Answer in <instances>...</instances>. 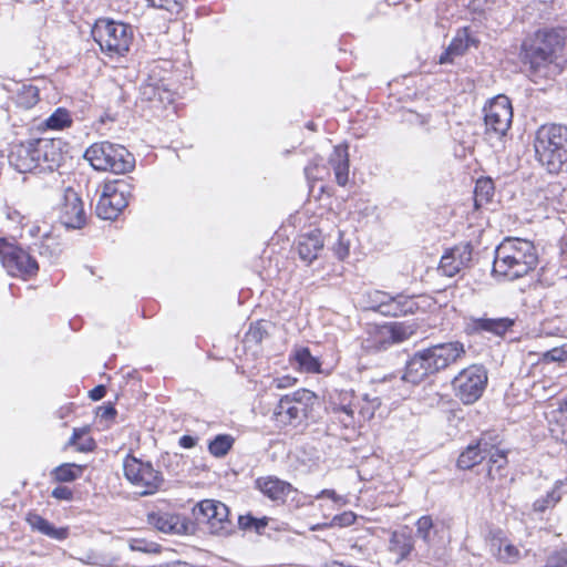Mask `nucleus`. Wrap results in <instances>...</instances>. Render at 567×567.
Instances as JSON below:
<instances>
[{"label": "nucleus", "instance_id": "55", "mask_svg": "<svg viewBox=\"0 0 567 567\" xmlns=\"http://www.w3.org/2000/svg\"><path fill=\"white\" fill-rule=\"evenodd\" d=\"M105 394H106V388L102 384L96 385L94 389H92L90 391V398L93 401H99V400L103 399Z\"/></svg>", "mask_w": 567, "mask_h": 567}, {"label": "nucleus", "instance_id": "19", "mask_svg": "<svg viewBox=\"0 0 567 567\" xmlns=\"http://www.w3.org/2000/svg\"><path fill=\"white\" fill-rule=\"evenodd\" d=\"M322 234L318 229L301 234L298 237L297 250L301 260L310 265L318 258L319 252L323 249Z\"/></svg>", "mask_w": 567, "mask_h": 567}, {"label": "nucleus", "instance_id": "39", "mask_svg": "<svg viewBox=\"0 0 567 567\" xmlns=\"http://www.w3.org/2000/svg\"><path fill=\"white\" fill-rule=\"evenodd\" d=\"M434 526L430 516H422L416 522V536L426 545H431L434 539Z\"/></svg>", "mask_w": 567, "mask_h": 567}, {"label": "nucleus", "instance_id": "20", "mask_svg": "<svg viewBox=\"0 0 567 567\" xmlns=\"http://www.w3.org/2000/svg\"><path fill=\"white\" fill-rule=\"evenodd\" d=\"M141 97L153 104V107H163L171 105L174 102V93L165 87L161 81L150 79L141 85Z\"/></svg>", "mask_w": 567, "mask_h": 567}, {"label": "nucleus", "instance_id": "40", "mask_svg": "<svg viewBox=\"0 0 567 567\" xmlns=\"http://www.w3.org/2000/svg\"><path fill=\"white\" fill-rule=\"evenodd\" d=\"M563 485V482H557L556 487L547 493L546 497L537 499L534 502V511L535 512H545L548 507L554 506L560 498L561 493H558L557 489Z\"/></svg>", "mask_w": 567, "mask_h": 567}, {"label": "nucleus", "instance_id": "57", "mask_svg": "<svg viewBox=\"0 0 567 567\" xmlns=\"http://www.w3.org/2000/svg\"><path fill=\"white\" fill-rule=\"evenodd\" d=\"M197 444V439L190 435H183L179 439V445L184 449H192Z\"/></svg>", "mask_w": 567, "mask_h": 567}, {"label": "nucleus", "instance_id": "26", "mask_svg": "<svg viewBox=\"0 0 567 567\" xmlns=\"http://www.w3.org/2000/svg\"><path fill=\"white\" fill-rule=\"evenodd\" d=\"M4 87L14 93L13 100L21 109L29 110L39 102V89L32 84L12 82Z\"/></svg>", "mask_w": 567, "mask_h": 567}, {"label": "nucleus", "instance_id": "7", "mask_svg": "<svg viewBox=\"0 0 567 567\" xmlns=\"http://www.w3.org/2000/svg\"><path fill=\"white\" fill-rule=\"evenodd\" d=\"M91 33L101 51L110 56L124 55L133 40L131 25L106 18L97 19Z\"/></svg>", "mask_w": 567, "mask_h": 567}, {"label": "nucleus", "instance_id": "2", "mask_svg": "<svg viewBox=\"0 0 567 567\" xmlns=\"http://www.w3.org/2000/svg\"><path fill=\"white\" fill-rule=\"evenodd\" d=\"M465 347L454 340L433 344L415 352L405 364L402 380L419 384L427 377L439 373L465 355Z\"/></svg>", "mask_w": 567, "mask_h": 567}, {"label": "nucleus", "instance_id": "45", "mask_svg": "<svg viewBox=\"0 0 567 567\" xmlns=\"http://www.w3.org/2000/svg\"><path fill=\"white\" fill-rule=\"evenodd\" d=\"M381 405V401L378 396L370 398L369 394L363 396V404L360 406L359 413L363 420H370L373 417L377 409Z\"/></svg>", "mask_w": 567, "mask_h": 567}, {"label": "nucleus", "instance_id": "33", "mask_svg": "<svg viewBox=\"0 0 567 567\" xmlns=\"http://www.w3.org/2000/svg\"><path fill=\"white\" fill-rule=\"evenodd\" d=\"M300 369L308 373H316L320 371V362L315 358L308 348H299L293 354Z\"/></svg>", "mask_w": 567, "mask_h": 567}, {"label": "nucleus", "instance_id": "15", "mask_svg": "<svg viewBox=\"0 0 567 567\" xmlns=\"http://www.w3.org/2000/svg\"><path fill=\"white\" fill-rule=\"evenodd\" d=\"M543 40L535 32L526 37L520 45L519 59L530 76L545 75L546 69L555 61L540 48Z\"/></svg>", "mask_w": 567, "mask_h": 567}, {"label": "nucleus", "instance_id": "31", "mask_svg": "<svg viewBox=\"0 0 567 567\" xmlns=\"http://www.w3.org/2000/svg\"><path fill=\"white\" fill-rule=\"evenodd\" d=\"M491 548L496 558L506 564H515L520 558L519 549L501 538H493Z\"/></svg>", "mask_w": 567, "mask_h": 567}, {"label": "nucleus", "instance_id": "34", "mask_svg": "<svg viewBox=\"0 0 567 567\" xmlns=\"http://www.w3.org/2000/svg\"><path fill=\"white\" fill-rule=\"evenodd\" d=\"M485 455L488 458V463L491 465L488 468V476L494 480L495 474L503 470L507 464L506 453L487 444V452Z\"/></svg>", "mask_w": 567, "mask_h": 567}, {"label": "nucleus", "instance_id": "25", "mask_svg": "<svg viewBox=\"0 0 567 567\" xmlns=\"http://www.w3.org/2000/svg\"><path fill=\"white\" fill-rule=\"evenodd\" d=\"M536 37L543 40L540 48L547 51L549 58L554 61L557 59L558 53L563 51L566 40L564 29H543L535 32Z\"/></svg>", "mask_w": 567, "mask_h": 567}, {"label": "nucleus", "instance_id": "48", "mask_svg": "<svg viewBox=\"0 0 567 567\" xmlns=\"http://www.w3.org/2000/svg\"><path fill=\"white\" fill-rule=\"evenodd\" d=\"M132 550L142 553H158L159 545L154 542H147L145 539H133L131 543Z\"/></svg>", "mask_w": 567, "mask_h": 567}, {"label": "nucleus", "instance_id": "38", "mask_svg": "<svg viewBox=\"0 0 567 567\" xmlns=\"http://www.w3.org/2000/svg\"><path fill=\"white\" fill-rule=\"evenodd\" d=\"M494 183L489 177L480 178L475 184V203L482 205L488 203L494 196Z\"/></svg>", "mask_w": 567, "mask_h": 567}, {"label": "nucleus", "instance_id": "1", "mask_svg": "<svg viewBox=\"0 0 567 567\" xmlns=\"http://www.w3.org/2000/svg\"><path fill=\"white\" fill-rule=\"evenodd\" d=\"M62 145L60 138H33L16 143L10 148L8 161L19 173H30L37 168L53 172L63 162Z\"/></svg>", "mask_w": 567, "mask_h": 567}, {"label": "nucleus", "instance_id": "21", "mask_svg": "<svg viewBox=\"0 0 567 567\" xmlns=\"http://www.w3.org/2000/svg\"><path fill=\"white\" fill-rule=\"evenodd\" d=\"M515 323V319L503 317V318H471L470 329L473 333H492L496 337H503L507 331L512 329Z\"/></svg>", "mask_w": 567, "mask_h": 567}, {"label": "nucleus", "instance_id": "37", "mask_svg": "<svg viewBox=\"0 0 567 567\" xmlns=\"http://www.w3.org/2000/svg\"><path fill=\"white\" fill-rule=\"evenodd\" d=\"M235 440L231 435L219 434L208 444V451L216 457H224L233 447Z\"/></svg>", "mask_w": 567, "mask_h": 567}, {"label": "nucleus", "instance_id": "23", "mask_svg": "<svg viewBox=\"0 0 567 567\" xmlns=\"http://www.w3.org/2000/svg\"><path fill=\"white\" fill-rule=\"evenodd\" d=\"M414 548L413 536L408 530H394L389 539L388 550L395 556L394 564H400L409 557Z\"/></svg>", "mask_w": 567, "mask_h": 567}, {"label": "nucleus", "instance_id": "49", "mask_svg": "<svg viewBox=\"0 0 567 567\" xmlns=\"http://www.w3.org/2000/svg\"><path fill=\"white\" fill-rule=\"evenodd\" d=\"M333 251L340 260H343L349 255V245L343 241V235L341 231H338V243L334 245Z\"/></svg>", "mask_w": 567, "mask_h": 567}, {"label": "nucleus", "instance_id": "53", "mask_svg": "<svg viewBox=\"0 0 567 567\" xmlns=\"http://www.w3.org/2000/svg\"><path fill=\"white\" fill-rule=\"evenodd\" d=\"M116 415V410L113 405H103L97 409V416L103 420H111Z\"/></svg>", "mask_w": 567, "mask_h": 567}, {"label": "nucleus", "instance_id": "52", "mask_svg": "<svg viewBox=\"0 0 567 567\" xmlns=\"http://www.w3.org/2000/svg\"><path fill=\"white\" fill-rule=\"evenodd\" d=\"M545 567H567V557L565 553L548 558Z\"/></svg>", "mask_w": 567, "mask_h": 567}, {"label": "nucleus", "instance_id": "3", "mask_svg": "<svg viewBox=\"0 0 567 567\" xmlns=\"http://www.w3.org/2000/svg\"><path fill=\"white\" fill-rule=\"evenodd\" d=\"M538 262L535 246L520 238H505L495 249L493 275L505 280L526 276Z\"/></svg>", "mask_w": 567, "mask_h": 567}, {"label": "nucleus", "instance_id": "35", "mask_svg": "<svg viewBox=\"0 0 567 567\" xmlns=\"http://www.w3.org/2000/svg\"><path fill=\"white\" fill-rule=\"evenodd\" d=\"M82 474V466L73 464V463H65L60 466H56L52 472L51 475L56 482H73L80 475Z\"/></svg>", "mask_w": 567, "mask_h": 567}, {"label": "nucleus", "instance_id": "44", "mask_svg": "<svg viewBox=\"0 0 567 567\" xmlns=\"http://www.w3.org/2000/svg\"><path fill=\"white\" fill-rule=\"evenodd\" d=\"M305 175L308 181H322L330 175V171L324 165L313 161L305 167Z\"/></svg>", "mask_w": 567, "mask_h": 567}, {"label": "nucleus", "instance_id": "32", "mask_svg": "<svg viewBox=\"0 0 567 567\" xmlns=\"http://www.w3.org/2000/svg\"><path fill=\"white\" fill-rule=\"evenodd\" d=\"M547 419H548L549 432H550L551 436L556 441L565 442V436L567 433V427H566L567 417L565 415L563 405L560 404V406L558 409L551 410L547 414Z\"/></svg>", "mask_w": 567, "mask_h": 567}, {"label": "nucleus", "instance_id": "17", "mask_svg": "<svg viewBox=\"0 0 567 567\" xmlns=\"http://www.w3.org/2000/svg\"><path fill=\"white\" fill-rule=\"evenodd\" d=\"M60 221L66 228L79 229L85 224V212L79 194L68 188L60 206Z\"/></svg>", "mask_w": 567, "mask_h": 567}, {"label": "nucleus", "instance_id": "41", "mask_svg": "<svg viewBox=\"0 0 567 567\" xmlns=\"http://www.w3.org/2000/svg\"><path fill=\"white\" fill-rule=\"evenodd\" d=\"M267 336V322L259 320L250 324L245 338L247 342L260 343Z\"/></svg>", "mask_w": 567, "mask_h": 567}, {"label": "nucleus", "instance_id": "54", "mask_svg": "<svg viewBox=\"0 0 567 567\" xmlns=\"http://www.w3.org/2000/svg\"><path fill=\"white\" fill-rule=\"evenodd\" d=\"M255 517L250 514L240 515L238 517V526L240 529H250L254 528Z\"/></svg>", "mask_w": 567, "mask_h": 567}, {"label": "nucleus", "instance_id": "11", "mask_svg": "<svg viewBox=\"0 0 567 567\" xmlns=\"http://www.w3.org/2000/svg\"><path fill=\"white\" fill-rule=\"evenodd\" d=\"M193 515L199 524L207 525L210 534L228 536L234 530L229 519V508L219 501H200L194 507Z\"/></svg>", "mask_w": 567, "mask_h": 567}, {"label": "nucleus", "instance_id": "29", "mask_svg": "<svg viewBox=\"0 0 567 567\" xmlns=\"http://www.w3.org/2000/svg\"><path fill=\"white\" fill-rule=\"evenodd\" d=\"M487 442L481 439L476 444L468 445L457 458V466L461 470H470L486 458Z\"/></svg>", "mask_w": 567, "mask_h": 567}, {"label": "nucleus", "instance_id": "6", "mask_svg": "<svg viewBox=\"0 0 567 567\" xmlns=\"http://www.w3.org/2000/svg\"><path fill=\"white\" fill-rule=\"evenodd\" d=\"M84 158L95 171L125 174L134 169L135 157L123 145L109 141L97 142L86 148Z\"/></svg>", "mask_w": 567, "mask_h": 567}, {"label": "nucleus", "instance_id": "18", "mask_svg": "<svg viewBox=\"0 0 567 567\" xmlns=\"http://www.w3.org/2000/svg\"><path fill=\"white\" fill-rule=\"evenodd\" d=\"M472 259V248L470 244L455 246L447 250L441 258L439 270L447 277H454Z\"/></svg>", "mask_w": 567, "mask_h": 567}, {"label": "nucleus", "instance_id": "61", "mask_svg": "<svg viewBox=\"0 0 567 567\" xmlns=\"http://www.w3.org/2000/svg\"><path fill=\"white\" fill-rule=\"evenodd\" d=\"M93 445H94V442H93V440H91V439H90V440L87 441V443H86V444H84V445H81V446L79 447V450H80V451H83V452H84V451H91V450H92V447H93Z\"/></svg>", "mask_w": 567, "mask_h": 567}, {"label": "nucleus", "instance_id": "4", "mask_svg": "<svg viewBox=\"0 0 567 567\" xmlns=\"http://www.w3.org/2000/svg\"><path fill=\"white\" fill-rule=\"evenodd\" d=\"M316 404H318V396L315 392L298 389L279 399L272 410L271 420L278 429H297L307 425L313 417Z\"/></svg>", "mask_w": 567, "mask_h": 567}, {"label": "nucleus", "instance_id": "58", "mask_svg": "<svg viewBox=\"0 0 567 567\" xmlns=\"http://www.w3.org/2000/svg\"><path fill=\"white\" fill-rule=\"evenodd\" d=\"M328 497L331 498L333 502H339L341 497L337 495L336 491L333 489H322L319 494L316 495L317 499Z\"/></svg>", "mask_w": 567, "mask_h": 567}, {"label": "nucleus", "instance_id": "60", "mask_svg": "<svg viewBox=\"0 0 567 567\" xmlns=\"http://www.w3.org/2000/svg\"><path fill=\"white\" fill-rule=\"evenodd\" d=\"M83 434V430L81 429H74L73 430V434L69 441V444L71 445H74L76 444L78 440L81 437V435Z\"/></svg>", "mask_w": 567, "mask_h": 567}, {"label": "nucleus", "instance_id": "47", "mask_svg": "<svg viewBox=\"0 0 567 567\" xmlns=\"http://www.w3.org/2000/svg\"><path fill=\"white\" fill-rule=\"evenodd\" d=\"M148 3L157 9L169 11L171 13H179L186 0H147Z\"/></svg>", "mask_w": 567, "mask_h": 567}, {"label": "nucleus", "instance_id": "36", "mask_svg": "<svg viewBox=\"0 0 567 567\" xmlns=\"http://www.w3.org/2000/svg\"><path fill=\"white\" fill-rule=\"evenodd\" d=\"M45 127L49 130H63L72 124V117L66 109L58 107L45 121Z\"/></svg>", "mask_w": 567, "mask_h": 567}, {"label": "nucleus", "instance_id": "63", "mask_svg": "<svg viewBox=\"0 0 567 567\" xmlns=\"http://www.w3.org/2000/svg\"><path fill=\"white\" fill-rule=\"evenodd\" d=\"M352 548H353V549H359V550H361V547H360V546H358V545H355V544H354V545H352Z\"/></svg>", "mask_w": 567, "mask_h": 567}, {"label": "nucleus", "instance_id": "22", "mask_svg": "<svg viewBox=\"0 0 567 567\" xmlns=\"http://www.w3.org/2000/svg\"><path fill=\"white\" fill-rule=\"evenodd\" d=\"M257 488L274 502L284 503L295 492L292 485L275 476L260 477L256 481Z\"/></svg>", "mask_w": 567, "mask_h": 567}, {"label": "nucleus", "instance_id": "16", "mask_svg": "<svg viewBox=\"0 0 567 567\" xmlns=\"http://www.w3.org/2000/svg\"><path fill=\"white\" fill-rule=\"evenodd\" d=\"M147 523L158 532L171 535H194L196 524L188 517L177 513L153 511L147 514Z\"/></svg>", "mask_w": 567, "mask_h": 567}, {"label": "nucleus", "instance_id": "12", "mask_svg": "<svg viewBox=\"0 0 567 567\" xmlns=\"http://www.w3.org/2000/svg\"><path fill=\"white\" fill-rule=\"evenodd\" d=\"M131 185L124 179L106 182L96 204V215L102 219H115L128 205Z\"/></svg>", "mask_w": 567, "mask_h": 567}, {"label": "nucleus", "instance_id": "56", "mask_svg": "<svg viewBox=\"0 0 567 567\" xmlns=\"http://www.w3.org/2000/svg\"><path fill=\"white\" fill-rule=\"evenodd\" d=\"M339 421L346 426V427H349V426H353L355 421H354V412H350V413H344V414H337Z\"/></svg>", "mask_w": 567, "mask_h": 567}, {"label": "nucleus", "instance_id": "28", "mask_svg": "<svg viewBox=\"0 0 567 567\" xmlns=\"http://www.w3.org/2000/svg\"><path fill=\"white\" fill-rule=\"evenodd\" d=\"M416 307L415 301L412 298L398 295L392 297L388 295L384 307L381 308V315L389 317H399L408 313H413Z\"/></svg>", "mask_w": 567, "mask_h": 567}, {"label": "nucleus", "instance_id": "43", "mask_svg": "<svg viewBox=\"0 0 567 567\" xmlns=\"http://www.w3.org/2000/svg\"><path fill=\"white\" fill-rule=\"evenodd\" d=\"M355 519H357V516L354 513L344 512L342 514L336 515L329 524H324L322 526L316 525L311 529L319 530L322 527H332V526L347 527V526H351L352 524H354Z\"/></svg>", "mask_w": 567, "mask_h": 567}, {"label": "nucleus", "instance_id": "10", "mask_svg": "<svg viewBox=\"0 0 567 567\" xmlns=\"http://www.w3.org/2000/svg\"><path fill=\"white\" fill-rule=\"evenodd\" d=\"M415 331V326L406 322H392L377 326L363 341V347L371 352L385 351L392 346L406 341Z\"/></svg>", "mask_w": 567, "mask_h": 567}, {"label": "nucleus", "instance_id": "27", "mask_svg": "<svg viewBox=\"0 0 567 567\" xmlns=\"http://www.w3.org/2000/svg\"><path fill=\"white\" fill-rule=\"evenodd\" d=\"M27 523L33 532H38L55 540H64L69 536L68 527H55L37 513H28Z\"/></svg>", "mask_w": 567, "mask_h": 567}, {"label": "nucleus", "instance_id": "5", "mask_svg": "<svg viewBox=\"0 0 567 567\" xmlns=\"http://www.w3.org/2000/svg\"><path fill=\"white\" fill-rule=\"evenodd\" d=\"M567 127L558 124L543 125L538 128L534 142L538 161L548 173L558 174L567 162Z\"/></svg>", "mask_w": 567, "mask_h": 567}, {"label": "nucleus", "instance_id": "30", "mask_svg": "<svg viewBox=\"0 0 567 567\" xmlns=\"http://www.w3.org/2000/svg\"><path fill=\"white\" fill-rule=\"evenodd\" d=\"M471 42L473 41L471 40L466 29L458 31L447 49L441 54L440 63H451L455 56L463 55L467 51Z\"/></svg>", "mask_w": 567, "mask_h": 567}, {"label": "nucleus", "instance_id": "14", "mask_svg": "<svg viewBox=\"0 0 567 567\" xmlns=\"http://www.w3.org/2000/svg\"><path fill=\"white\" fill-rule=\"evenodd\" d=\"M0 260L11 276H32L39 269L37 260L28 251L3 238L0 239Z\"/></svg>", "mask_w": 567, "mask_h": 567}, {"label": "nucleus", "instance_id": "8", "mask_svg": "<svg viewBox=\"0 0 567 567\" xmlns=\"http://www.w3.org/2000/svg\"><path fill=\"white\" fill-rule=\"evenodd\" d=\"M123 471L125 478L140 489L142 496L155 494L164 482L162 473L151 462H143L131 454L123 460Z\"/></svg>", "mask_w": 567, "mask_h": 567}, {"label": "nucleus", "instance_id": "62", "mask_svg": "<svg viewBox=\"0 0 567 567\" xmlns=\"http://www.w3.org/2000/svg\"><path fill=\"white\" fill-rule=\"evenodd\" d=\"M81 561H83L84 564H91L90 557H87L86 559H81Z\"/></svg>", "mask_w": 567, "mask_h": 567}, {"label": "nucleus", "instance_id": "13", "mask_svg": "<svg viewBox=\"0 0 567 567\" xmlns=\"http://www.w3.org/2000/svg\"><path fill=\"white\" fill-rule=\"evenodd\" d=\"M487 383V372L478 364L463 369L453 380L455 396L464 404H473L483 394Z\"/></svg>", "mask_w": 567, "mask_h": 567}, {"label": "nucleus", "instance_id": "42", "mask_svg": "<svg viewBox=\"0 0 567 567\" xmlns=\"http://www.w3.org/2000/svg\"><path fill=\"white\" fill-rule=\"evenodd\" d=\"M353 392H342L339 395V402L331 403V411L334 415L354 412L352 404Z\"/></svg>", "mask_w": 567, "mask_h": 567}, {"label": "nucleus", "instance_id": "50", "mask_svg": "<svg viewBox=\"0 0 567 567\" xmlns=\"http://www.w3.org/2000/svg\"><path fill=\"white\" fill-rule=\"evenodd\" d=\"M52 497L60 501H71L73 497L72 491L66 486H56L52 493Z\"/></svg>", "mask_w": 567, "mask_h": 567}, {"label": "nucleus", "instance_id": "46", "mask_svg": "<svg viewBox=\"0 0 567 567\" xmlns=\"http://www.w3.org/2000/svg\"><path fill=\"white\" fill-rule=\"evenodd\" d=\"M388 295L384 291L373 290L367 292L368 306L367 308L381 313V308L384 307Z\"/></svg>", "mask_w": 567, "mask_h": 567}, {"label": "nucleus", "instance_id": "24", "mask_svg": "<svg viewBox=\"0 0 567 567\" xmlns=\"http://www.w3.org/2000/svg\"><path fill=\"white\" fill-rule=\"evenodd\" d=\"M329 165L334 173L337 184L346 186L349 181L348 147L343 145L334 146L329 156Z\"/></svg>", "mask_w": 567, "mask_h": 567}, {"label": "nucleus", "instance_id": "9", "mask_svg": "<svg viewBox=\"0 0 567 567\" xmlns=\"http://www.w3.org/2000/svg\"><path fill=\"white\" fill-rule=\"evenodd\" d=\"M483 112L485 137L494 145V142L502 141L511 127L513 120L511 101L505 95H498L484 107Z\"/></svg>", "mask_w": 567, "mask_h": 567}, {"label": "nucleus", "instance_id": "59", "mask_svg": "<svg viewBox=\"0 0 567 567\" xmlns=\"http://www.w3.org/2000/svg\"><path fill=\"white\" fill-rule=\"evenodd\" d=\"M270 518L268 517H261V518H256L255 517V523H254V529L260 534L262 532V529L268 525Z\"/></svg>", "mask_w": 567, "mask_h": 567}, {"label": "nucleus", "instance_id": "51", "mask_svg": "<svg viewBox=\"0 0 567 567\" xmlns=\"http://www.w3.org/2000/svg\"><path fill=\"white\" fill-rule=\"evenodd\" d=\"M567 358V351L564 348H554L545 353V360L564 361Z\"/></svg>", "mask_w": 567, "mask_h": 567}]
</instances>
